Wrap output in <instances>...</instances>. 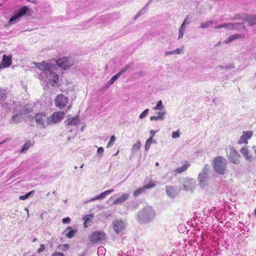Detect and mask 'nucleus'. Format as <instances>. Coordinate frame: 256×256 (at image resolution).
Returning <instances> with one entry per match:
<instances>
[{
    "label": "nucleus",
    "mask_w": 256,
    "mask_h": 256,
    "mask_svg": "<svg viewBox=\"0 0 256 256\" xmlns=\"http://www.w3.org/2000/svg\"><path fill=\"white\" fill-rule=\"evenodd\" d=\"M35 66L41 72L38 74V78L44 84H50L52 86H57L59 76L55 72L56 66L44 61L40 62H34Z\"/></svg>",
    "instance_id": "1"
},
{
    "label": "nucleus",
    "mask_w": 256,
    "mask_h": 256,
    "mask_svg": "<svg viewBox=\"0 0 256 256\" xmlns=\"http://www.w3.org/2000/svg\"><path fill=\"white\" fill-rule=\"evenodd\" d=\"M136 220L142 224H148L154 219L156 213L154 208L149 205H146L137 213Z\"/></svg>",
    "instance_id": "2"
},
{
    "label": "nucleus",
    "mask_w": 256,
    "mask_h": 256,
    "mask_svg": "<svg viewBox=\"0 0 256 256\" xmlns=\"http://www.w3.org/2000/svg\"><path fill=\"white\" fill-rule=\"evenodd\" d=\"M214 170L219 174H223L226 168V160L222 156H217L214 160Z\"/></svg>",
    "instance_id": "3"
},
{
    "label": "nucleus",
    "mask_w": 256,
    "mask_h": 256,
    "mask_svg": "<svg viewBox=\"0 0 256 256\" xmlns=\"http://www.w3.org/2000/svg\"><path fill=\"white\" fill-rule=\"evenodd\" d=\"M154 110H160L156 112L157 116H152L150 118V120H164L165 118V116L166 112L164 109V106L161 100L158 102L156 106L153 108Z\"/></svg>",
    "instance_id": "4"
},
{
    "label": "nucleus",
    "mask_w": 256,
    "mask_h": 256,
    "mask_svg": "<svg viewBox=\"0 0 256 256\" xmlns=\"http://www.w3.org/2000/svg\"><path fill=\"white\" fill-rule=\"evenodd\" d=\"M210 166L206 165L202 172L200 173L198 176L199 184L202 188H204L208 184L209 178L208 172Z\"/></svg>",
    "instance_id": "5"
},
{
    "label": "nucleus",
    "mask_w": 256,
    "mask_h": 256,
    "mask_svg": "<svg viewBox=\"0 0 256 256\" xmlns=\"http://www.w3.org/2000/svg\"><path fill=\"white\" fill-rule=\"evenodd\" d=\"M56 64L63 70L69 69L70 67L74 66V62L70 58L64 57L58 59L56 61Z\"/></svg>",
    "instance_id": "6"
},
{
    "label": "nucleus",
    "mask_w": 256,
    "mask_h": 256,
    "mask_svg": "<svg viewBox=\"0 0 256 256\" xmlns=\"http://www.w3.org/2000/svg\"><path fill=\"white\" fill-rule=\"evenodd\" d=\"M65 113L63 112H54L48 117V125L53 124L60 122L64 118Z\"/></svg>",
    "instance_id": "7"
},
{
    "label": "nucleus",
    "mask_w": 256,
    "mask_h": 256,
    "mask_svg": "<svg viewBox=\"0 0 256 256\" xmlns=\"http://www.w3.org/2000/svg\"><path fill=\"white\" fill-rule=\"evenodd\" d=\"M48 117L44 113H38L35 116V120L38 125L41 128H46L48 124Z\"/></svg>",
    "instance_id": "8"
},
{
    "label": "nucleus",
    "mask_w": 256,
    "mask_h": 256,
    "mask_svg": "<svg viewBox=\"0 0 256 256\" xmlns=\"http://www.w3.org/2000/svg\"><path fill=\"white\" fill-rule=\"evenodd\" d=\"M196 186V182L192 178L186 179L182 184V188L186 191L192 192Z\"/></svg>",
    "instance_id": "9"
},
{
    "label": "nucleus",
    "mask_w": 256,
    "mask_h": 256,
    "mask_svg": "<svg viewBox=\"0 0 256 256\" xmlns=\"http://www.w3.org/2000/svg\"><path fill=\"white\" fill-rule=\"evenodd\" d=\"M55 106L60 109H62L65 107L66 105L68 99L67 97L62 94H58L55 100Z\"/></svg>",
    "instance_id": "10"
},
{
    "label": "nucleus",
    "mask_w": 256,
    "mask_h": 256,
    "mask_svg": "<svg viewBox=\"0 0 256 256\" xmlns=\"http://www.w3.org/2000/svg\"><path fill=\"white\" fill-rule=\"evenodd\" d=\"M28 10V8L26 6H23L11 17L9 22L10 24L14 23L16 20H18L21 16L26 14Z\"/></svg>",
    "instance_id": "11"
},
{
    "label": "nucleus",
    "mask_w": 256,
    "mask_h": 256,
    "mask_svg": "<svg viewBox=\"0 0 256 256\" xmlns=\"http://www.w3.org/2000/svg\"><path fill=\"white\" fill-rule=\"evenodd\" d=\"M105 236L106 234L103 232L96 231L89 236V238L92 242H97L100 240H104Z\"/></svg>",
    "instance_id": "12"
},
{
    "label": "nucleus",
    "mask_w": 256,
    "mask_h": 256,
    "mask_svg": "<svg viewBox=\"0 0 256 256\" xmlns=\"http://www.w3.org/2000/svg\"><path fill=\"white\" fill-rule=\"evenodd\" d=\"M228 159L232 162L237 164L240 162V156L238 153L232 148H230V152L228 155Z\"/></svg>",
    "instance_id": "13"
},
{
    "label": "nucleus",
    "mask_w": 256,
    "mask_h": 256,
    "mask_svg": "<svg viewBox=\"0 0 256 256\" xmlns=\"http://www.w3.org/2000/svg\"><path fill=\"white\" fill-rule=\"evenodd\" d=\"M113 229L116 234H119L125 228L124 222L120 220H116L112 222Z\"/></svg>",
    "instance_id": "14"
},
{
    "label": "nucleus",
    "mask_w": 256,
    "mask_h": 256,
    "mask_svg": "<svg viewBox=\"0 0 256 256\" xmlns=\"http://www.w3.org/2000/svg\"><path fill=\"white\" fill-rule=\"evenodd\" d=\"M239 18L242 20H246L250 26L256 24V15L242 14Z\"/></svg>",
    "instance_id": "15"
},
{
    "label": "nucleus",
    "mask_w": 256,
    "mask_h": 256,
    "mask_svg": "<svg viewBox=\"0 0 256 256\" xmlns=\"http://www.w3.org/2000/svg\"><path fill=\"white\" fill-rule=\"evenodd\" d=\"M166 191L168 196L170 198H174L178 194L179 190L172 186H166Z\"/></svg>",
    "instance_id": "16"
},
{
    "label": "nucleus",
    "mask_w": 256,
    "mask_h": 256,
    "mask_svg": "<svg viewBox=\"0 0 256 256\" xmlns=\"http://www.w3.org/2000/svg\"><path fill=\"white\" fill-rule=\"evenodd\" d=\"M12 64L11 56L4 55L2 60L0 64V70L2 68H8Z\"/></svg>",
    "instance_id": "17"
},
{
    "label": "nucleus",
    "mask_w": 256,
    "mask_h": 256,
    "mask_svg": "<svg viewBox=\"0 0 256 256\" xmlns=\"http://www.w3.org/2000/svg\"><path fill=\"white\" fill-rule=\"evenodd\" d=\"M252 136V132L247 131L243 132V134L240 136L238 143L240 144H248V140L250 139Z\"/></svg>",
    "instance_id": "18"
},
{
    "label": "nucleus",
    "mask_w": 256,
    "mask_h": 256,
    "mask_svg": "<svg viewBox=\"0 0 256 256\" xmlns=\"http://www.w3.org/2000/svg\"><path fill=\"white\" fill-rule=\"evenodd\" d=\"M130 197V194L128 193H124L121 196L118 197L113 202L114 204H120L126 202Z\"/></svg>",
    "instance_id": "19"
},
{
    "label": "nucleus",
    "mask_w": 256,
    "mask_h": 256,
    "mask_svg": "<svg viewBox=\"0 0 256 256\" xmlns=\"http://www.w3.org/2000/svg\"><path fill=\"white\" fill-rule=\"evenodd\" d=\"M239 24L238 23H224L214 27L215 29H218L221 28H224L228 30L236 29V26Z\"/></svg>",
    "instance_id": "20"
},
{
    "label": "nucleus",
    "mask_w": 256,
    "mask_h": 256,
    "mask_svg": "<svg viewBox=\"0 0 256 256\" xmlns=\"http://www.w3.org/2000/svg\"><path fill=\"white\" fill-rule=\"evenodd\" d=\"M245 38V34H237L230 36L226 40H224V42L228 44L235 40L238 38Z\"/></svg>",
    "instance_id": "21"
},
{
    "label": "nucleus",
    "mask_w": 256,
    "mask_h": 256,
    "mask_svg": "<svg viewBox=\"0 0 256 256\" xmlns=\"http://www.w3.org/2000/svg\"><path fill=\"white\" fill-rule=\"evenodd\" d=\"M66 126H77L80 124V120L78 116L68 119L64 122Z\"/></svg>",
    "instance_id": "22"
},
{
    "label": "nucleus",
    "mask_w": 256,
    "mask_h": 256,
    "mask_svg": "<svg viewBox=\"0 0 256 256\" xmlns=\"http://www.w3.org/2000/svg\"><path fill=\"white\" fill-rule=\"evenodd\" d=\"M94 216V215L92 214H90L88 215H86L84 218V226L85 228H88L91 226L92 224V220H90L91 218H92Z\"/></svg>",
    "instance_id": "23"
},
{
    "label": "nucleus",
    "mask_w": 256,
    "mask_h": 256,
    "mask_svg": "<svg viewBox=\"0 0 256 256\" xmlns=\"http://www.w3.org/2000/svg\"><path fill=\"white\" fill-rule=\"evenodd\" d=\"M240 152L246 160H250V161L251 160V158H252L251 155L249 154L248 151L246 148H245V147L242 148H241Z\"/></svg>",
    "instance_id": "24"
},
{
    "label": "nucleus",
    "mask_w": 256,
    "mask_h": 256,
    "mask_svg": "<svg viewBox=\"0 0 256 256\" xmlns=\"http://www.w3.org/2000/svg\"><path fill=\"white\" fill-rule=\"evenodd\" d=\"M214 24L212 20H208L200 23V28L204 29L210 27Z\"/></svg>",
    "instance_id": "25"
},
{
    "label": "nucleus",
    "mask_w": 256,
    "mask_h": 256,
    "mask_svg": "<svg viewBox=\"0 0 256 256\" xmlns=\"http://www.w3.org/2000/svg\"><path fill=\"white\" fill-rule=\"evenodd\" d=\"M190 166V164H188L186 163L182 166L180 167H179L176 169L175 172L176 173H182L185 171L188 167Z\"/></svg>",
    "instance_id": "26"
},
{
    "label": "nucleus",
    "mask_w": 256,
    "mask_h": 256,
    "mask_svg": "<svg viewBox=\"0 0 256 256\" xmlns=\"http://www.w3.org/2000/svg\"><path fill=\"white\" fill-rule=\"evenodd\" d=\"M114 191V190L113 188L106 190L99 194L98 196V198H99V200H102L106 197V196L110 194V193Z\"/></svg>",
    "instance_id": "27"
},
{
    "label": "nucleus",
    "mask_w": 256,
    "mask_h": 256,
    "mask_svg": "<svg viewBox=\"0 0 256 256\" xmlns=\"http://www.w3.org/2000/svg\"><path fill=\"white\" fill-rule=\"evenodd\" d=\"M66 230H70V232H68L66 235V237L68 238H73L76 233V230H72V228L71 227H68L65 230V232Z\"/></svg>",
    "instance_id": "28"
},
{
    "label": "nucleus",
    "mask_w": 256,
    "mask_h": 256,
    "mask_svg": "<svg viewBox=\"0 0 256 256\" xmlns=\"http://www.w3.org/2000/svg\"><path fill=\"white\" fill-rule=\"evenodd\" d=\"M141 146H142V144H141V142H140V141H138L137 142L134 144L133 145L132 148V152L133 154H134V153L138 152L140 150V149L141 147Z\"/></svg>",
    "instance_id": "29"
},
{
    "label": "nucleus",
    "mask_w": 256,
    "mask_h": 256,
    "mask_svg": "<svg viewBox=\"0 0 256 256\" xmlns=\"http://www.w3.org/2000/svg\"><path fill=\"white\" fill-rule=\"evenodd\" d=\"M32 146V144L30 141L26 142L22 147L21 152H26V151Z\"/></svg>",
    "instance_id": "30"
},
{
    "label": "nucleus",
    "mask_w": 256,
    "mask_h": 256,
    "mask_svg": "<svg viewBox=\"0 0 256 256\" xmlns=\"http://www.w3.org/2000/svg\"><path fill=\"white\" fill-rule=\"evenodd\" d=\"M186 27L180 26L178 30V40L181 39L183 38L184 34L186 31Z\"/></svg>",
    "instance_id": "31"
},
{
    "label": "nucleus",
    "mask_w": 256,
    "mask_h": 256,
    "mask_svg": "<svg viewBox=\"0 0 256 256\" xmlns=\"http://www.w3.org/2000/svg\"><path fill=\"white\" fill-rule=\"evenodd\" d=\"M120 76L118 73L114 76L106 84V86H109L110 85L113 84L114 81H116Z\"/></svg>",
    "instance_id": "32"
},
{
    "label": "nucleus",
    "mask_w": 256,
    "mask_h": 256,
    "mask_svg": "<svg viewBox=\"0 0 256 256\" xmlns=\"http://www.w3.org/2000/svg\"><path fill=\"white\" fill-rule=\"evenodd\" d=\"M153 139L152 138H148L146 140L144 146L146 151H148L152 143L153 142Z\"/></svg>",
    "instance_id": "33"
},
{
    "label": "nucleus",
    "mask_w": 256,
    "mask_h": 256,
    "mask_svg": "<svg viewBox=\"0 0 256 256\" xmlns=\"http://www.w3.org/2000/svg\"><path fill=\"white\" fill-rule=\"evenodd\" d=\"M58 248L59 250L66 252L70 248V246L68 244H61L58 246Z\"/></svg>",
    "instance_id": "34"
},
{
    "label": "nucleus",
    "mask_w": 256,
    "mask_h": 256,
    "mask_svg": "<svg viewBox=\"0 0 256 256\" xmlns=\"http://www.w3.org/2000/svg\"><path fill=\"white\" fill-rule=\"evenodd\" d=\"M145 191V190L144 188V187H142L140 188H138V190H135L134 193H133V194L134 196H139L140 194H142Z\"/></svg>",
    "instance_id": "35"
},
{
    "label": "nucleus",
    "mask_w": 256,
    "mask_h": 256,
    "mask_svg": "<svg viewBox=\"0 0 256 256\" xmlns=\"http://www.w3.org/2000/svg\"><path fill=\"white\" fill-rule=\"evenodd\" d=\"M190 20L191 17L190 16H187L186 17L184 18L181 26L186 28V26L190 23Z\"/></svg>",
    "instance_id": "36"
},
{
    "label": "nucleus",
    "mask_w": 256,
    "mask_h": 256,
    "mask_svg": "<svg viewBox=\"0 0 256 256\" xmlns=\"http://www.w3.org/2000/svg\"><path fill=\"white\" fill-rule=\"evenodd\" d=\"M130 67V64L125 65L124 66V67L120 70V71L118 72V74L120 76L122 74L126 72Z\"/></svg>",
    "instance_id": "37"
},
{
    "label": "nucleus",
    "mask_w": 256,
    "mask_h": 256,
    "mask_svg": "<svg viewBox=\"0 0 256 256\" xmlns=\"http://www.w3.org/2000/svg\"><path fill=\"white\" fill-rule=\"evenodd\" d=\"M105 252L106 249L104 247L100 246L98 248L97 254L98 256H104Z\"/></svg>",
    "instance_id": "38"
},
{
    "label": "nucleus",
    "mask_w": 256,
    "mask_h": 256,
    "mask_svg": "<svg viewBox=\"0 0 256 256\" xmlns=\"http://www.w3.org/2000/svg\"><path fill=\"white\" fill-rule=\"evenodd\" d=\"M21 118V115L19 114H14L12 118V120L14 122H17L20 120Z\"/></svg>",
    "instance_id": "39"
},
{
    "label": "nucleus",
    "mask_w": 256,
    "mask_h": 256,
    "mask_svg": "<svg viewBox=\"0 0 256 256\" xmlns=\"http://www.w3.org/2000/svg\"><path fill=\"white\" fill-rule=\"evenodd\" d=\"M6 98L5 90L0 88V100L4 101L6 100Z\"/></svg>",
    "instance_id": "40"
},
{
    "label": "nucleus",
    "mask_w": 256,
    "mask_h": 256,
    "mask_svg": "<svg viewBox=\"0 0 256 256\" xmlns=\"http://www.w3.org/2000/svg\"><path fill=\"white\" fill-rule=\"evenodd\" d=\"M180 132L179 130L172 132V136L173 138H177L180 136Z\"/></svg>",
    "instance_id": "41"
},
{
    "label": "nucleus",
    "mask_w": 256,
    "mask_h": 256,
    "mask_svg": "<svg viewBox=\"0 0 256 256\" xmlns=\"http://www.w3.org/2000/svg\"><path fill=\"white\" fill-rule=\"evenodd\" d=\"M116 140V138L114 136H112V137L110 138V142L108 144V145H107L106 147L107 148H109V147L112 146L113 145V144H114V142H115Z\"/></svg>",
    "instance_id": "42"
},
{
    "label": "nucleus",
    "mask_w": 256,
    "mask_h": 256,
    "mask_svg": "<svg viewBox=\"0 0 256 256\" xmlns=\"http://www.w3.org/2000/svg\"><path fill=\"white\" fill-rule=\"evenodd\" d=\"M154 186H155V184L154 183H153L152 182H148L144 186H143V187H144V190H146L147 189H150V188L154 187Z\"/></svg>",
    "instance_id": "43"
},
{
    "label": "nucleus",
    "mask_w": 256,
    "mask_h": 256,
    "mask_svg": "<svg viewBox=\"0 0 256 256\" xmlns=\"http://www.w3.org/2000/svg\"><path fill=\"white\" fill-rule=\"evenodd\" d=\"M34 191H31L24 196H20L19 198L22 200H25L27 199L30 195L31 194L33 193Z\"/></svg>",
    "instance_id": "44"
},
{
    "label": "nucleus",
    "mask_w": 256,
    "mask_h": 256,
    "mask_svg": "<svg viewBox=\"0 0 256 256\" xmlns=\"http://www.w3.org/2000/svg\"><path fill=\"white\" fill-rule=\"evenodd\" d=\"M104 152V149L102 147H99L98 148L96 154L98 156L101 157Z\"/></svg>",
    "instance_id": "45"
},
{
    "label": "nucleus",
    "mask_w": 256,
    "mask_h": 256,
    "mask_svg": "<svg viewBox=\"0 0 256 256\" xmlns=\"http://www.w3.org/2000/svg\"><path fill=\"white\" fill-rule=\"evenodd\" d=\"M149 110L148 108L142 112L139 116V118L141 119L144 118L148 114Z\"/></svg>",
    "instance_id": "46"
},
{
    "label": "nucleus",
    "mask_w": 256,
    "mask_h": 256,
    "mask_svg": "<svg viewBox=\"0 0 256 256\" xmlns=\"http://www.w3.org/2000/svg\"><path fill=\"white\" fill-rule=\"evenodd\" d=\"M184 50V46H182V48H178L174 50V54H180L182 53V51Z\"/></svg>",
    "instance_id": "47"
},
{
    "label": "nucleus",
    "mask_w": 256,
    "mask_h": 256,
    "mask_svg": "<svg viewBox=\"0 0 256 256\" xmlns=\"http://www.w3.org/2000/svg\"><path fill=\"white\" fill-rule=\"evenodd\" d=\"M45 249V246L44 244H41L38 250V252H42Z\"/></svg>",
    "instance_id": "48"
},
{
    "label": "nucleus",
    "mask_w": 256,
    "mask_h": 256,
    "mask_svg": "<svg viewBox=\"0 0 256 256\" xmlns=\"http://www.w3.org/2000/svg\"><path fill=\"white\" fill-rule=\"evenodd\" d=\"M52 256H65V255L60 252H54L52 254Z\"/></svg>",
    "instance_id": "49"
},
{
    "label": "nucleus",
    "mask_w": 256,
    "mask_h": 256,
    "mask_svg": "<svg viewBox=\"0 0 256 256\" xmlns=\"http://www.w3.org/2000/svg\"><path fill=\"white\" fill-rule=\"evenodd\" d=\"M70 220L68 217L64 218L62 220V222L64 224H68L70 222Z\"/></svg>",
    "instance_id": "50"
},
{
    "label": "nucleus",
    "mask_w": 256,
    "mask_h": 256,
    "mask_svg": "<svg viewBox=\"0 0 256 256\" xmlns=\"http://www.w3.org/2000/svg\"><path fill=\"white\" fill-rule=\"evenodd\" d=\"M150 138H152V139H153V137L154 136V134H156V132L154 130H150Z\"/></svg>",
    "instance_id": "51"
},
{
    "label": "nucleus",
    "mask_w": 256,
    "mask_h": 256,
    "mask_svg": "<svg viewBox=\"0 0 256 256\" xmlns=\"http://www.w3.org/2000/svg\"><path fill=\"white\" fill-rule=\"evenodd\" d=\"M174 54V50H172V51H168V52H166V53H165V56H167L168 55H170V54Z\"/></svg>",
    "instance_id": "52"
},
{
    "label": "nucleus",
    "mask_w": 256,
    "mask_h": 256,
    "mask_svg": "<svg viewBox=\"0 0 256 256\" xmlns=\"http://www.w3.org/2000/svg\"><path fill=\"white\" fill-rule=\"evenodd\" d=\"M99 200V198H98V196L96 197L92 198L91 199H90L89 200V202H93L95 200Z\"/></svg>",
    "instance_id": "53"
},
{
    "label": "nucleus",
    "mask_w": 256,
    "mask_h": 256,
    "mask_svg": "<svg viewBox=\"0 0 256 256\" xmlns=\"http://www.w3.org/2000/svg\"><path fill=\"white\" fill-rule=\"evenodd\" d=\"M233 68V66H226L224 67H223V68Z\"/></svg>",
    "instance_id": "54"
},
{
    "label": "nucleus",
    "mask_w": 256,
    "mask_h": 256,
    "mask_svg": "<svg viewBox=\"0 0 256 256\" xmlns=\"http://www.w3.org/2000/svg\"><path fill=\"white\" fill-rule=\"evenodd\" d=\"M37 240V238H34L32 240V242H36V241Z\"/></svg>",
    "instance_id": "55"
},
{
    "label": "nucleus",
    "mask_w": 256,
    "mask_h": 256,
    "mask_svg": "<svg viewBox=\"0 0 256 256\" xmlns=\"http://www.w3.org/2000/svg\"><path fill=\"white\" fill-rule=\"evenodd\" d=\"M25 210H26V211H27L28 214V208H26Z\"/></svg>",
    "instance_id": "56"
},
{
    "label": "nucleus",
    "mask_w": 256,
    "mask_h": 256,
    "mask_svg": "<svg viewBox=\"0 0 256 256\" xmlns=\"http://www.w3.org/2000/svg\"><path fill=\"white\" fill-rule=\"evenodd\" d=\"M156 166H159V163H158V162H156Z\"/></svg>",
    "instance_id": "57"
},
{
    "label": "nucleus",
    "mask_w": 256,
    "mask_h": 256,
    "mask_svg": "<svg viewBox=\"0 0 256 256\" xmlns=\"http://www.w3.org/2000/svg\"><path fill=\"white\" fill-rule=\"evenodd\" d=\"M85 254H86L85 253H82L80 256H85Z\"/></svg>",
    "instance_id": "58"
},
{
    "label": "nucleus",
    "mask_w": 256,
    "mask_h": 256,
    "mask_svg": "<svg viewBox=\"0 0 256 256\" xmlns=\"http://www.w3.org/2000/svg\"><path fill=\"white\" fill-rule=\"evenodd\" d=\"M84 166V164H82L80 166V168H83V166Z\"/></svg>",
    "instance_id": "59"
},
{
    "label": "nucleus",
    "mask_w": 256,
    "mask_h": 256,
    "mask_svg": "<svg viewBox=\"0 0 256 256\" xmlns=\"http://www.w3.org/2000/svg\"><path fill=\"white\" fill-rule=\"evenodd\" d=\"M254 212L255 215L256 216V208L255 209Z\"/></svg>",
    "instance_id": "60"
},
{
    "label": "nucleus",
    "mask_w": 256,
    "mask_h": 256,
    "mask_svg": "<svg viewBox=\"0 0 256 256\" xmlns=\"http://www.w3.org/2000/svg\"><path fill=\"white\" fill-rule=\"evenodd\" d=\"M4 142H5V140H4V141H3V142H0V145L1 144H2V143H4Z\"/></svg>",
    "instance_id": "61"
},
{
    "label": "nucleus",
    "mask_w": 256,
    "mask_h": 256,
    "mask_svg": "<svg viewBox=\"0 0 256 256\" xmlns=\"http://www.w3.org/2000/svg\"><path fill=\"white\" fill-rule=\"evenodd\" d=\"M118 150L117 152H116V154H114V156L117 155V154H118Z\"/></svg>",
    "instance_id": "62"
},
{
    "label": "nucleus",
    "mask_w": 256,
    "mask_h": 256,
    "mask_svg": "<svg viewBox=\"0 0 256 256\" xmlns=\"http://www.w3.org/2000/svg\"><path fill=\"white\" fill-rule=\"evenodd\" d=\"M84 128V127L82 128L81 130H83Z\"/></svg>",
    "instance_id": "63"
},
{
    "label": "nucleus",
    "mask_w": 256,
    "mask_h": 256,
    "mask_svg": "<svg viewBox=\"0 0 256 256\" xmlns=\"http://www.w3.org/2000/svg\"><path fill=\"white\" fill-rule=\"evenodd\" d=\"M254 59L256 60V56L254 58Z\"/></svg>",
    "instance_id": "64"
}]
</instances>
